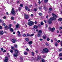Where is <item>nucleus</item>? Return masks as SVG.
Here are the masks:
<instances>
[{
    "label": "nucleus",
    "mask_w": 62,
    "mask_h": 62,
    "mask_svg": "<svg viewBox=\"0 0 62 62\" xmlns=\"http://www.w3.org/2000/svg\"><path fill=\"white\" fill-rule=\"evenodd\" d=\"M27 36L28 37L29 36H30V34H27Z\"/></svg>",
    "instance_id": "45"
},
{
    "label": "nucleus",
    "mask_w": 62,
    "mask_h": 62,
    "mask_svg": "<svg viewBox=\"0 0 62 62\" xmlns=\"http://www.w3.org/2000/svg\"><path fill=\"white\" fill-rule=\"evenodd\" d=\"M15 47H17V45H15Z\"/></svg>",
    "instance_id": "61"
},
{
    "label": "nucleus",
    "mask_w": 62,
    "mask_h": 62,
    "mask_svg": "<svg viewBox=\"0 0 62 62\" xmlns=\"http://www.w3.org/2000/svg\"><path fill=\"white\" fill-rule=\"evenodd\" d=\"M41 41L43 40V39H39Z\"/></svg>",
    "instance_id": "59"
},
{
    "label": "nucleus",
    "mask_w": 62,
    "mask_h": 62,
    "mask_svg": "<svg viewBox=\"0 0 62 62\" xmlns=\"http://www.w3.org/2000/svg\"><path fill=\"white\" fill-rule=\"evenodd\" d=\"M29 44H32V41H31L28 42Z\"/></svg>",
    "instance_id": "23"
},
{
    "label": "nucleus",
    "mask_w": 62,
    "mask_h": 62,
    "mask_svg": "<svg viewBox=\"0 0 62 62\" xmlns=\"http://www.w3.org/2000/svg\"><path fill=\"white\" fill-rule=\"evenodd\" d=\"M7 51L6 50H4L3 51V53H5Z\"/></svg>",
    "instance_id": "48"
},
{
    "label": "nucleus",
    "mask_w": 62,
    "mask_h": 62,
    "mask_svg": "<svg viewBox=\"0 0 62 62\" xmlns=\"http://www.w3.org/2000/svg\"><path fill=\"white\" fill-rule=\"evenodd\" d=\"M38 9V8H36L34 9V11H37Z\"/></svg>",
    "instance_id": "42"
},
{
    "label": "nucleus",
    "mask_w": 62,
    "mask_h": 62,
    "mask_svg": "<svg viewBox=\"0 0 62 62\" xmlns=\"http://www.w3.org/2000/svg\"><path fill=\"white\" fill-rule=\"evenodd\" d=\"M3 25H4V26H5V25H6V24L5 23H3Z\"/></svg>",
    "instance_id": "56"
},
{
    "label": "nucleus",
    "mask_w": 62,
    "mask_h": 62,
    "mask_svg": "<svg viewBox=\"0 0 62 62\" xmlns=\"http://www.w3.org/2000/svg\"><path fill=\"white\" fill-rule=\"evenodd\" d=\"M58 45V44L56 42L55 43V46H57Z\"/></svg>",
    "instance_id": "26"
},
{
    "label": "nucleus",
    "mask_w": 62,
    "mask_h": 62,
    "mask_svg": "<svg viewBox=\"0 0 62 62\" xmlns=\"http://www.w3.org/2000/svg\"><path fill=\"white\" fill-rule=\"evenodd\" d=\"M34 22L32 21H30L29 22L28 24L29 26H31L33 25Z\"/></svg>",
    "instance_id": "3"
},
{
    "label": "nucleus",
    "mask_w": 62,
    "mask_h": 62,
    "mask_svg": "<svg viewBox=\"0 0 62 62\" xmlns=\"http://www.w3.org/2000/svg\"><path fill=\"white\" fill-rule=\"evenodd\" d=\"M62 18H60L58 19V20L59 21H62Z\"/></svg>",
    "instance_id": "28"
},
{
    "label": "nucleus",
    "mask_w": 62,
    "mask_h": 62,
    "mask_svg": "<svg viewBox=\"0 0 62 62\" xmlns=\"http://www.w3.org/2000/svg\"><path fill=\"white\" fill-rule=\"evenodd\" d=\"M32 54L33 55H34V52H32Z\"/></svg>",
    "instance_id": "53"
},
{
    "label": "nucleus",
    "mask_w": 62,
    "mask_h": 62,
    "mask_svg": "<svg viewBox=\"0 0 62 62\" xmlns=\"http://www.w3.org/2000/svg\"><path fill=\"white\" fill-rule=\"evenodd\" d=\"M52 15L54 17H57V16L55 15V14L53 13L52 14Z\"/></svg>",
    "instance_id": "15"
},
{
    "label": "nucleus",
    "mask_w": 62,
    "mask_h": 62,
    "mask_svg": "<svg viewBox=\"0 0 62 62\" xmlns=\"http://www.w3.org/2000/svg\"><path fill=\"white\" fill-rule=\"evenodd\" d=\"M11 48L12 49H14V47L13 46H11Z\"/></svg>",
    "instance_id": "38"
},
{
    "label": "nucleus",
    "mask_w": 62,
    "mask_h": 62,
    "mask_svg": "<svg viewBox=\"0 0 62 62\" xmlns=\"http://www.w3.org/2000/svg\"><path fill=\"white\" fill-rule=\"evenodd\" d=\"M0 29H2V27L1 26H0Z\"/></svg>",
    "instance_id": "63"
},
{
    "label": "nucleus",
    "mask_w": 62,
    "mask_h": 62,
    "mask_svg": "<svg viewBox=\"0 0 62 62\" xmlns=\"http://www.w3.org/2000/svg\"><path fill=\"white\" fill-rule=\"evenodd\" d=\"M31 17H33V14H31Z\"/></svg>",
    "instance_id": "55"
},
{
    "label": "nucleus",
    "mask_w": 62,
    "mask_h": 62,
    "mask_svg": "<svg viewBox=\"0 0 62 62\" xmlns=\"http://www.w3.org/2000/svg\"><path fill=\"white\" fill-rule=\"evenodd\" d=\"M34 23L35 24H37V22H36V21H35L34 22Z\"/></svg>",
    "instance_id": "57"
},
{
    "label": "nucleus",
    "mask_w": 62,
    "mask_h": 62,
    "mask_svg": "<svg viewBox=\"0 0 62 62\" xmlns=\"http://www.w3.org/2000/svg\"><path fill=\"white\" fill-rule=\"evenodd\" d=\"M52 20H50V19H49V20H48V21L47 22V23H48V24H51V23H52Z\"/></svg>",
    "instance_id": "9"
},
{
    "label": "nucleus",
    "mask_w": 62,
    "mask_h": 62,
    "mask_svg": "<svg viewBox=\"0 0 62 62\" xmlns=\"http://www.w3.org/2000/svg\"><path fill=\"white\" fill-rule=\"evenodd\" d=\"M42 8V6H41V7H39V10H41V9Z\"/></svg>",
    "instance_id": "30"
},
{
    "label": "nucleus",
    "mask_w": 62,
    "mask_h": 62,
    "mask_svg": "<svg viewBox=\"0 0 62 62\" xmlns=\"http://www.w3.org/2000/svg\"><path fill=\"white\" fill-rule=\"evenodd\" d=\"M20 6L21 7H23V4H21L20 5Z\"/></svg>",
    "instance_id": "35"
},
{
    "label": "nucleus",
    "mask_w": 62,
    "mask_h": 62,
    "mask_svg": "<svg viewBox=\"0 0 62 62\" xmlns=\"http://www.w3.org/2000/svg\"><path fill=\"white\" fill-rule=\"evenodd\" d=\"M8 58L7 57H5V60L4 61V62H8Z\"/></svg>",
    "instance_id": "6"
},
{
    "label": "nucleus",
    "mask_w": 62,
    "mask_h": 62,
    "mask_svg": "<svg viewBox=\"0 0 62 62\" xmlns=\"http://www.w3.org/2000/svg\"><path fill=\"white\" fill-rule=\"evenodd\" d=\"M51 42L53 43L54 42V41H53V40H51Z\"/></svg>",
    "instance_id": "58"
},
{
    "label": "nucleus",
    "mask_w": 62,
    "mask_h": 62,
    "mask_svg": "<svg viewBox=\"0 0 62 62\" xmlns=\"http://www.w3.org/2000/svg\"><path fill=\"white\" fill-rule=\"evenodd\" d=\"M60 60H62V58H60Z\"/></svg>",
    "instance_id": "64"
},
{
    "label": "nucleus",
    "mask_w": 62,
    "mask_h": 62,
    "mask_svg": "<svg viewBox=\"0 0 62 62\" xmlns=\"http://www.w3.org/2000/svg\"><path fill=\"white\" fill-rule=\"evenodd\" d=\"M10 52L11 53H13V51L12 50H10Z\"/></svg>",
    "instance_id": "41"
},
{
    "label": "nucleus",
    "mask_w": 62,
    "mask_h": 62,
    "mask_svg": "<svg viewBox=\"0 0 62 62\" xmlns=\"http://www.w3.org/2000/svg\"><path fill=\"white\" fill-rule=\"evenodd\" d=\"M24 54L25 55H26V54H27V53L26 52H25L24 53Z\"/></svg>",
    "instance_id": "47"
},
{
    "label": "nucleus",
    "mask_w": 62,
    "mask_h": 62,
    "mask_svg": "<svg viewBox=\"0 0 62 62\" xmlns=\"http://www.w3.org/2000/svg\"><path fill=\"white\" fill-rule=\"evenodd\" d=\"M18 55V54H14V56L15 57H17V56Z\"/></svg>",
    "instance_id": "16"
},
{
    "label": "nucleus",
    "mask_w": 62,
    "mask_h": 62,
    "mask_svg": "<svg viewBox=\"0 0 62 62\" xmlns=\"http://www.w3.org/2000/svg\"><path fill=\"white\" fill-rule=\"evenodd\" d=\"M4 28H5V29H6V28H8V26H7V25L5 26L4 27Z\"/></svg>",
    "instance_id": "44"
},
{
    "label": "nucleus",
    "mask_w": 62,
    "mask_h": 62,
    "mask_svg": "<svg viewBox=\"0 0 62 62\" xmlns=\"http://www.w3.org/2000/svg\"><path fill=\"white\" fill-rule=\"evenodd\" d=\"M42 31L41 30L39 31L38 32V37H41V34H42Z\"/></svg>",
    "instance_id": "2"
},
{
    "label": "nucleus",
    "mask_w": 62,
    "mask_h": 62,
    "mask_svg": "<svg viewBox=\"0 0 62 62\" xmlns=\"http://www.w3.org/2000/svg\"><path fill=\"white\" fill-rule=\"evenodd\" d=\"M44 9H45V10L46 11H47V8H46V7H45L44 8Z\"/></svg>",
    "instance_id": "31"
},
{
    "label": "nucleus",
    "mask_w": 62,
    "mask_h": 62,
    "mask_svg": "<svg viewBox=\"0 0 62 62\" xmlns=\"http://www.w3.org/2000/svg\"><path fill=\"white\" fill-rule=\"evenodd\" d=\"M17 33L18 34V37H21V35L20 32L19 31H17Z\"/></svg>",
    "instance_id": "11"
},
{
    "label": "nucleus",
    "mask_w": 62,
    "mask_h": 62,
    "mask_svg": "<svg viewBox=\"0 0 62 62\" xmlns=\"http://www.w3.org/2000/svg\"><path fill=\"white\" fill-rule=\"evenodd\" d=\"M49 10H50V11H52L53 10V9H52V8H49Z\"/></svg>",
    "instance_id": "33"
},
{
    "label": "nucleus",
    "mask_w": 62,
    "mask_h": 62,
    "mask_svg": "<svg viewBox=\"0 0 62 62\" xmlns=\"http://www.w3.org/2000/svg\"><path fill=\"white\" fill-rule=\"evenodd\" d=\"M14 52L16 53V54H17L18 53V51L16 49H15V52Z\"/></svg>",
    "instance_id": "14"
},
{
    "label": "nucleus",
    "mask_w": 62,
    "mask_h": 62,
    "mask_svg": "<svg viewBox=\"0 0 62 62\" xmlns=\"http://www.w3.org/2000/svg\"><path fill=\"white\" fill-rule=\"evenodd\" d=\"M46 45L47 46H48V45H49V44L47 43L46 44Z\"/></svg>",
    "instance_id": "60"
},
{
    "label": "nucleus",
    "mask_w": 62,
    "mask_h": 62,
    "mask_svg": "<svg viewBox=\"0 0 62 62\" xmlns=\"http://www.w3.org/2000/svg\"><path fill=\"white\" fill-rule=\"evenodd\" d=\"M49 17V16H46V18L47 19H48V17Z\"/></svg>",
    "instance_id": "54"
},
{
    "label": "nucleus",
    "mask_w": 62,
    "mask_h": 62,
    "mask_svg": "<svg viewBox=\"0 0 62 62\" xmlns=\"http://www.w3.org/2000/svg\"><path fill=\"white\" fill-rule=\"evenodd\" d=\"M26 35L25 34H24L23 35V37H25Z\"/></svg>",
    "instance_id": "37"
},
{
    "label": "nucleus",
    "mask_w": 62,
    "mask_h": 62,
    "mask_svg": "<svg viewBox=\"0 0 62 62\" xmlns=\"http://www.w3.org/2000/svg\"><path fill=\"white\" fill-rule=\"evenodd\" d=\"M48 0H44L45 3H46L48 1Z\"/></svg>",
    "instance_id": "43"
},
{
    "label": "nucleus",
    "mask_w": 62,
    "mask_h": 62,
    "mask_svg": "<svg viewBox=\"0 0 62 62\" xmlns=\"http://www.w3.org/2000/svg\"><path fill=\"white\" fill-rule=\"evenodd\" d=\"M30 47H32V45H30Z\"/></svg>",
    "instance_id": "62"
},
{
    "label": "nucleus",
    "mask_w": 62,
    "mask_h": 62,
    "mask_svg": "<svg viewBox=\"0 0 62 62\" xmlns=\"http://www.w3.org/2000/svg\"><path fill=\"white\" fill-rule=\"evenodd\" d=\"M10 30L11 31V32H13L14 31L13 29H12V28L10 29Z\"/></svg>",
    "instance_id": "20"
},
{
    "label": "nucleus",
    "mask_w": 62,
    "mask_h": 62,
    "mask_svg": "<svg viewBox=\"0 0 62 62\" xmlns=\"http://www.w3.org/2000/svg\"><path fill=\"white\" fill-rule=\"evenodd\" d=\"M17 40L15 39H13L12 40V41L13 43H15L16 42Z\"/></svg>",
    "instance_id": "8"
},
{
    "label": "nucleus",
    "mask_w": 62,
    "mask_h": 62,
    "mask_svg": "<svg viewBox=\"0 0 62 62\" xmlns=\"http://www.w3.org/2000/svg\"><path fill=\"white\" fill-rule=\"evenodd\" d=\"M11 24H10L9 25V27H8V28H9V29L10 28H11Z\"/></svg>",
    "instance_id": "27"
},
{
    "label": "nucleus",
    "mask_w": 62,
    "mask_h": 62,
    "mask_svg": "<svg viewBox=\"0 0 62 62\" xmlns=\"http://www.w3.org/2000/svg\"><path fill=\"white\" fill-rule=\"evenodd\" d=\"M4 32L2 31H0V35H3V33Z\"/></svg>",
    "instance_id": "19"
},
{
    "label": "nucleus",
    "mask_w": 62,
    "mask_h": 62,
    "mask_svg": "<svg viewBox=\"0 0 62 62\" xmlns=\"http://www.w3.org/2000/svg\"><path fill=\"white\" fill-rule=\"evenodd\" d=\"M38 27V26L37 25H35L33 26V28L35 29H37Z\"/></svg>",
    "instance_id": "12"
},
{
    "label": "nucleus",
    "mask_w": 62,
    "mask_h": 62,
    "mask_svg": "<svg viewBox=\"0 0 62 62\" xmlns=\"http://www.w3.org/2000/svg\"><path fill=\"white\" fill-rule=\"evenodd\" d=\"M25 8L26 9V10H28V11H30V9L29 8L26 6L25 7Z\"/></svg>",
    "instance_id": "13"
},
{
    "label": "nucleus",
    "mask_w": 62,
    "mask_h": 62,
    "mask_svg": "<svg viewBox=\"0 0 62 62\" xmlns=\"http://www.w3.org/2000/svg\"><path fill=\"white\" fill-rule=\"evenodd\" d=\"M49 51V50L47 48H44L41 51V52L42 53H48Z\"/></svg>",
    "instance_id": "1"
},
{
    "label": "nucleus",
    "mask_w": 62,
    "mask_h": 62,
    "mask_svg": "<svg viewBox=\"0 0 62 62\" xmlns=\"http://www.w3.org/2000/svg\"><path fill=\"white\" fill-rule=\"evenodd\" d=\"M54 30H55V28L54 27L52 28L51 31L52 32H54Z\"/></svg>",
    "instance_id": "17"
},
{
    "label": "nucleus",
    "mask_w": 62,
    "mask_h": 62,
    "mask_svg": "<svg viewBox=\"0 0 62 62\" xmlns=\"http://www.w3.org/2000/svg\"><path fill=\"white\" fill-rule=\"evenodd\" d=\"M50 38H48L46 39V40L48 41L50 40Z\"/></svg>",
    "instance_id": "36"
},
{
    "label": "nucleus",
    "mask_w": 62,
    "mask_h": 62,
    "mask_svg": "<svg viewBox=\"0 0 62 62\" xmlns=\"http://www.w3.org/2000/svg\"><path fill=\"white\" fill-rule=\"evenodd\" d=\"M25 39L26 41H27V42L29 41V39H28V38H25Z\"/></svg>",
    "instance_id": "21"
},
{
    "label": "nucleus",
    "mask_w": 62,
    "mask_h": 62,
    "mask_svg": "<svg viewBox=\"0 0 62 62\" xmlns=\"http://www.w3.org/2000/svg\"><path fill=\"white\" fill-rule=\"evenodd\" d=\"M43 38L44 39H46L47 38V36L46 35H45L43 36Z\"/></svg>",
    "instance_id": "10"
},
{
    "label": "nucleus",
    "mask_w": 62,
    "mask_h": 62,
    "mask_svg": "<svg viewBox=\"0 0 62 62\" xmlns=\"http://www.w3.org/2000/svg\"><path fill=\"white\" fill-rule=\"evenodd\" d=\"M11 19L12 20H14V17L13 16H12L11 17Z\"/></svg>",
    "instance_id": "25"
},
{
    "label": "nucleus",
    "mask_w": 62,
    "mask_h": 62,
    "mask_svg": "<svg viewBox=\"0 0 62 62\" xmlns=\"http://www.w3.org/2000/svg\"><path fill=\"white\" fill-rule=\"evenodd\" d=\"M56 18L55 17H51L50 18V20L51 21H53V20H55Z\"/></svg>",
    "instance_id": "7"
},
{
    "label": "nucleus",
    "mask_w": 62,
    "mask_h": 62,
    "mask_svg": "<svg viewBox=\"0 0 62 62\" xmlns=\"http://www.w3.org/2000/svg\"><path fill=\"white\" fill-rule=\"evenodd\" d=\"M57 42L58 43H59V42H60V40H59L57 41Z\"/></svg>",
    "instance_id": "52"
},
{
    "label": "nucleus",
    "mask_w": 62,
    "mask_h": 62,
    "mask_svg": "<svg viewBox=\"0 0 62 62\" xmlns=\"http://www.w3.org/2000/svg\"><path fill=\"white\" fill-rule=\"evenodd\" d=\"M41 61H42V62H45V60L44 59H42L41 60Z\"/></svg>",
    "instance_id": "29"
},
{
    "label": "nucleus",
    "mask_w": 62,
    "mask_h": 62,
    "mask_svg": "<svg viewBox=\"0 0 62 62\" xmlns=\"http://www.w3.org/2000/svg\"><path fill=\"white\" fill-rule=\"evenodd\" d=\"M3 19H6V16L3 17Z\"/></svg>",
    "instance_id": "50"
},
{
    "label": "nucleus",
    "mask_w": 62,
    "mask_h": 62,
    "mask_svg": "<svg viewBox=\"0 0 62 62\" xmlns=\"http://www.w3.org/2000/svg\"><path fill=\"white\" fill-rule=\"evenodd\" d=\"M59 56H62V53H61L59 54Z\"/></svg>",
    "instance_id": "40"
},
{
    "label": "nucleus",
    "mask_w": 62,
    "mask_h": 62,
    "mask_svg": "<svg viewBox=\"0 0 62 62\" xmlns=\"http://www.w3.org/2000/svg\"><path fill=\"white\" fill-rule=\"evenodd\" d=\"M40 59H41V56H38L37 58L38 60H39Z\"/></svg>",
    "instance_id": "18"
},
{
    "label": "nucleus",
    "mask_w": 62,
    "mask_h": 62,
    "mask_svg": "<svg viewBox=\"0 0 62 62\" xmlns=\"http://www.w3.org/2000/svg\"><path fill=\"white\" fill-rule=\"evenodd\" d=\"M16 27L17 28H19V25H16Z\"/></svg>",
    "instance_id": "22"
},
{
    "label": "nucleus",
    "mask_w": 62,
    "mask_h": 62,
    "mask_svg": "<svg viewBox=\"0 0 62 62\" xmlns=\"http://www.w3.org/2000/svg\"><path fill=\"white\" fill-rule=\"evenodd\" d=\"M39 15L40 16H42V13H39Z\"/></svg>",
    "instance_id": "24"
},
{
    "label": "nucleus",
    "mask_w": 62,
    "mask_h": 62,
    "mask_svg": "<svg viewBox=\"0 0 62 62\" xmlns=\"http://www.w3.org/2000/svg\"><path fill=\"white\" fill-rule=\"evenodd\" d=\"M48 30L49 31H52V28H51V27H49L48 29Z\"/></svg>",
    "instance_id": "34"
},
{
    "label": "nucleus",
    "mask_w": 62,
    "mask_h": 62,
    "mask_svg": "<svg viewBox=\"0 0 62 62\" xmlns=\"http://www.w3.org/2000/svg\"><path fill=\"white\" fill-rule=\"evenodd\" d=\"M24 15L25 16V18L26 19H27L29 18V16L28 15H26V14H24Z\"/></svg>",
    "instance_id": "5"
},
{
    "label": "nucleus",
    "mask_w": 62,
    "mask_h": 62,
    "mask_svg": "<svg viewBox=\"0 0 62 62\" xmlns=\"http://www.w3.org/2000/svg\"><path fill=\"white\" fill-rule=\"evenodd\" d=\"M1 49V50L2 51H3V50H4V49H3V48H1L0 49Z\"/></svg>",
    "instance_id": "49"
},
{
    "label": "nucleus",
    "mask_w": 62,
    "mask_h": 62,
    "mask_svg": "<svg viewBox=\"0 0 62 62\" xmlns=\"http://www.w3.org/2000/svg\"><path fill=\"white\" fill-rule=\"evenodd\" d=\"M41 24L42 25H43V24H44V23H43V22H41Z\"/></svg>",
    "instance_id": "32"
},
{
    "label": "nucleus",
    "mask_w": 62,
    "mask_h": 62,
    "mask_svg": "<svg viewBox=\"0 0 62 62\" xmlns=\"http://www.w3.org/2000/svg\"><path fill=\"white\" fill-rule=\"evenodd\" d=\"M39 2H38V3L39 4H41V2H40V0H39Z\"/></svg>",
    "instance_id": "46"
},
{
    "label": "nucleus",
    "mask_w": 62,
    "mask_h": 62,
    "mask_svg": "<svg viewBox=\"0 0 62 62\" xmlns=\"http://www.w3.org/2000/svg\"><path fill=\"white\" fill-rule=\"evenodd\" d=\"M34 34H32L30 35V37H32L33 36H34Z\"/></svg>",
    "instance_id": "39"
},
{
    "label": "nucleus",
    "mask_w": 62,
    "mask_h": 62,
    "mask_svg": "<svg viewBox=\"0 0 62 62\" xmlns=\"http://www.w3.org/2000/svg\"><path fill=\"white\" fill-rule=\"evenodd\" d=\"M11 13L12 14H13V15H14V14L15 13V10H14V8H12V9Z\"/></svg>",
    "instance_id": "4"
},
{
    "label": "nucleus",
    "mask_w": 62,
    "mask_h": 62,
    "mask_svg": "<svg viewBox=\"0 0 62 62\" xmlns=\"http://www.w3.org/2000/svg\"><path fill=\"white\" fill-rule=\"evenodd\" d=\"M59 52H60V51H62V49H59Z\"/></svg>",
    "instance_id": "51"
}]
</instances>
